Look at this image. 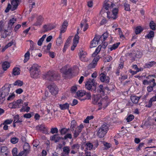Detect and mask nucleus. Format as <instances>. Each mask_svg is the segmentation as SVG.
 <instances>
[{"mask_svg": "<svg viewBox=\"0 0 156 156\" xmlns=\"http://www.w3.org/2000/svg\"><path fill=\"white\" fill-rule=\"evenodd\" d=\"M143 29L141 26H139L137 27L135 31V33L136 34H137L140 33L143 30Z\"/></svg>", "mask_w": 156, "mask_h": 156, "instance_id": "37", "label": "nucleus"}, {"mask_svg": "<svg viewBox=\"0 0 156 156\" xmlns=\"http://www.w3.org/2000/svg\"><path fill=\"white\" fill-rule=\"evenodd\" d=\"M154 86L152 85V86H149L147 87V90L148 92H151L153 90V87Z\"/></svg>", "mask_w": 156, "mask_h": 156, "instance_id": "64", "label": "nucleus"}, {"mask_svg": "<svg viewBox=\"0 0 156 156\" xmlns=\"http://www.w3.org/2000/svg\"><path fill=\"white\" fill-rule=\"evenodd\" d=\"M134 118V116L132 115H129L127 118V122H129L132 120Z\"/></svg>", "mask_w": 156, "mask_h": 156, "instance_id": "54", "label": "nucleus"}, {"mask_svg": "<svg viewBox=\"0 0 156 156\" xmlns=\"http://www.w3.org/2000/svg\"><path fill=\"white\" fill-rule=\"evenodd\" d=\"M154 33L152 31H151L149 33L147 34V37L148 38H151L154 36Z\"/></svg>", "mask_w": 156, "mask_h": 156, "instance_id": "52", "label": "nucleus"}, {"mask_svg": "<svg viewBox=\"0 0 156 156\" xmlns=\"http://www.w3.org/2000/svg\"><path fill=\"white\" fill-rule=\"evenodd\" d=\"M79 28H78L77 31V33L75 36L74 37L73 40V46L71 48V50H73L74 48L76 46L77 44L78 43L79 40L80 38L79 36L78 35L79 34Z\"/></svg>", "mask_w": 156, "mask_h": 156, "instance_id": "11", "label": "nucleus"}, {"mask_svg": "<svg viewBox=\"0 0 156 156\" xmlns=\"http://www.w3.org/2000/svg\"><path fill=\"white\" fill-rule=\"evenodd\" d=\"M21 122L22 121L19 120V115H16L14 117V123Z\"/></svg>", "mask_w": 156, "mask_h": 156, "instance_id": "42", "label": "nucleus"}, {"mask_svg": "<svg viewBox=\"0 0 156 156\" xmlns=\"http://www.w3.org/2000/svg\"><path fill=\"white\" fill-rule=\"evenodd\" d=\"M17 149L15 147L13 149L12 152L13 156H18V155H17Z\"/></svg>", "mask_w": 156, "mask_h": 156, "instance_id": "55", "label": "nucleus"}, {"mask_svg": "<svg viewBox=\"0 0 156 156\" xmlns=\"http://www.w3.org/2000/svg\"><path fill=\"white\" fill-rule=\"evenodd\" d=\"M16 19L14 18H12L11 19L8 23L9 26H12L16 21Z\"/></svg>", "mask_w": 156, "mask_h": 156, "instance_id": "40", "label": "nucleus"}, {"mask_svg": "<svg viewBox=\"0 0 156 156\" xmlns=\"http://www.w3.org/2000/svg\"><path fill=\"white\" fill-rule=\"evenodd\" d=\"M93 145L90 143H87L86 144V148L87 150H90L92 148Z\"/></svg>", "mask_w": 156, "mask_h": 156, "instance_id": "44", "label": "nucleus"}, {"mask_svg": "<svg viewBox=\"0 0 156 156\" xmlns=\"http://www.w3.org/2000/svg\"><path fill=\"white\" fill-rule=\"evenodd\" d=\"M115 6V4L111 3L110 4L108 3H106L104 5V8L106 10H111Z\"/></svg>", "mask_w": 156, "mask_h": 156, "instance_id": "26", "label": "nucleus"}, {"mask_svg": "<svg viewBox=\"0 0 156 156\" xmlns=\"http://www.w3.org/2000/svg\"><path fill=\"white\" fill-rule=\"evenodd\" d=\"M93 118L94 116L93 115L88 116L86 119L84 120L83 122L85 123H89V120L93 119Z\"/></svg>", "mask_w": 156, "mask_h": 156, "instance_id": "49", "label": "nucleus"}, {"mask_svg": "<svg viewBox=\"0 0 156 156\" xmlns=\"http://www.w3.org/2000/svg\"><path fill=\"white\" fill-rule=\"evenodd\" d=\"M63 43L62 39H57L56 41V44L57 46H59Z\"/></svg>", "mask_w": 156, "mask_h": 156, "instance_id": "58", "label": "nucleus"}, {"mask_svg": "<svg viewBox=\"0 0 156 156\" xmlns=\"http://www.w3.org/2000/svg\"><path fill=\"white\" fill-rule=\"evenodd\" d=\"M101 48V46L100 45H99L95 50V51L92 54V56L93 57L96 56L100 51Z\"/></svg>", "mask_w": 156, "mask_h": 156, "instance_id": "31", "label": "nucleus"}, {"mask_svg": "<svg viewBox=\"0 0 156 156\" xmlns=\"http://www.w3.org/2000/svg\"><path fill=\"white\" fill-rule=\"evenodd\" d=\"M61 139H63V138L56 134L50 137V140L54 141L56 143L59 142Z\"/></svg>", "mask_w": 156, "mask_h": 156, "instance_id": "20", "label": "nucleus"}, {"mask_svg": "<svg viewBox=\"0 0 156 156\" xmlns=\"http://www.w3.org/2000/svg\"><path fill=\"white\" fill-rule=\"evenodd\" d=\"M87 20L86 19H84L82 21L80 24L81 28H82L83 27H84L83 30L84 31H85L88 27V25L87 23Z\"/></svg>", "mask_w": 156, "mask_h": 156, "instance_id": "23", "label": "nucleus"}, {"mask_svg": "<svg viewBox=\"0 0 156 156\" xmlns=\"http://www.w3.org/2000/svg\"><path fill=\"white\" fill-rule=\"evenodd\" d=\"M140 99V97L136 96H132L131 97V101L134 104H136L138 102V101Z\"/></svg>", "mask_w": 156, "mask_h": 156, "instance_id": "28", "label": "nucleus"}, {"mask_svg": "<svg viewBox=\"0 0 156 156\" xmlns=\"http://www.w3.org/2000/svg\"><path fill=\"white\" fill-rule=\"evenodd\" d=\"M109 126L106 124H103L98 130L97 135L100 138L104 137L106 133Z\"/></svg>", "mask_w": 156, "mask_h": 156, "instance_id": "6", "label": "nucleus"}, {"mask_svg": "<svg viewBox=\"0 0 156 156\" xmlns=\"http://www.w3.org/2000/svg\"><path fill=\"white\" fill-rule=\"evenodd\" d=\"M79 55L81 61H86L87 60L86 58L87 57V53L85 51L83 50L80 51L79 53Z\"/></svg>", "mask_w": 156, "mask_h": 156, "instance_id": "16", "label": "nucleus"}, {"mask_svg": "<svg viewBox=\"0 0 156 156\" xmlns=\"http://www.w3.org/2000/svg\"><path fill=\"white\" fill-rule=\"evenodd\" d=\"M99 58H100L98 56H97L96 57H95L94 59L92 62L88 65L87 67V69H90L94 68L96 66L97 62L99 60Z\"/></svg>", "mask_w": 156, "mask_h": 156, "instance_id": "14", "label": "nucleus"}, {"mask_svg": "<svg viewBox=\"0 0 156 156\" xmlns=\"http://www.w3.org/2000/svg\"><path fill=\"white\" fill-rule=\"evenodd\" d=\"M23 149L24 150H26V151L28 152L30 151V147L29 144L27 143H25L23 145Z\"/></svg>", "mask_w": 156, "mask_h": 156, "instance_id": "33", "label": "nucleus"}, {"mask_svg": "<svg viewBox=\"0 0 156 156\" xmlns=\"http://www.w3.org/2000/svg\"><path fill=\"white\" fill-rule=\"evenodd\" d=\"M19 139L16 137H13L11 139L10 141L13 144H15L18 142Z\"/></svg>", "mask_w": 156, "mask_h": 156, "instance_id": "46", "label": "nucleus"}, {"mask_svg": "<svg viewBox=\"0 0 156 156\" xmlns=\"http://www.w3.org/2000/svg\"><path fill=\"white\" fill-rule=\"evenodd\" d=\"M66 27H64L62 25V27L60 30V34H62L64 33L66 31Z\"/></svg>", "mask_w": 156, "mask_h": 156, "instance_id": "63", "label": "nucleus"}, {"mask_svg": "<svg viewBox=\"0 0 156 156\" xmlns=\"http://www.w3.org/2000/svg\"><path fill=\"white\" fill-rule=\"evenodd\" d=\"M118 12L117 9L115 8L112 9V12L111 13L109 11L107 12V17L108 19L112 20H115L117 17V14Z\"/></svg>", "mask_w": 156, "mask_h": 156, "instance_id": "8", "label": "nucleus"}, {"mask_svg": "<svg viewBox=\"0 0 156 156\" xmlns=\"http://www.w3.org/2000/svg\"><path fill=\"white\" fill-rule=\"evenodd\" d=\"M125 9L127 11H129L130 9L129 5V4L125 3L124 4Z\"/></svg>", "mask_w": 156, "mask_h": 156, "instance_id": "59", "label": "nucleus"}, {"mask_svg": "<svg viewBox=\"0 0 156 156\" xmlns=\"http://www.w3.org/2000/svg\"><path fill=\"white\" fill-rule=\"evenodd\" d=\"M19 1L18 0H13L11 2V10L14 11L17 9Z\"/></svg>", "mask_w": 156, "mask_h": 156, "instance_id": "18", "label": "nucleus"}, {"mask_svg": "<svg viewBox=\"0 0 156 156\" xmlns=\"http://www.w3.org/2000/svg\"><path fill=\"white\" fill-rule=\"evenodd\" d=\"M77 126V124L76 122L74 120L71 121V123L70 128L72 129V130L73 131L74 130V128Z\"/></svg>", "mask_w": 156, "mask_h": 156, "instance_id": "35", "label": "nucleus"}, {"mask_svg": "<svg viewBox=\"0 0 156 156\" xmlns=\"http://www.w3.org/2000/svg\"><path fill=\"white\" fill-rule=\"evenodd\" d=\"M69 104L66 103L63 104H59V107L60 109L62 110H64L65 109H69Z\"/></svg>", "mask_w": 156, "mask_h": 156, "instance_id": "24", "label": "nucleus"}, {"mask_svg": "<svg viewBox=\"0 0 156 156\" xmlns=\"http://www.w3.org/2000/svg\"><path fill=\"white\" fill-rule=\"evenodd\" d=\"M20 70L18 68H15L13 69L12 73L14 76L19 75L20 74Z\"/></svg>", "mask_w": 156, "mask_h": 156, "instance_id": "34", "label": "nucleus"}, {"mask_svg": "<svg viewBox=\"0 0 156 156\" xmlns=\"http://www.w3.org/2000/svg\"><path fill=\"white\" fill-rule=\"evenodd\" d=\"M50 132L52 134L57 133L58 132V129L57 128H52L51 129Z\"/></svg>", "mask_w": 156, "mask_h": 156, "instance_id": "56", "label": "nucleus"}, {"mask_svg": "<svg viewBox=\"0 0 156 156\" xmlns=\"http://www.w3.org/2000/svg\"><path fill=\"white\" fill-rule=\"evenodd\" d=\"M30 76L31 78L36 79L39 77V67L37 64H34L29 69Z\"/></svg>", "mask_w": 156, "mask_h": 156, "instance_id": "3", "label": "nucleus"}, {"mask_svg": "<svg viewBox=\"0 0 156 156\" xmlns=\"http://www.w3.org/2000/svg\"><path fill=\"white\" fill-rule=\"evenodd\" d=\"M118 30V32L120 36V37L121 38H124L125 37L124 35L122 34V32L120 28H116L115 29V30Z\"/></svg>", "mask_w": 156, "mask_h": 156, "instance_id": "45", "label": "nucleus"}, {"mask_svg": "<svg viewBox=\"0 0 156 156\" xmlns=\"http://www.w3.org/2000/svg\"><path fill=\"white\" fill-rule=\"evenodd\" d=\"M48 88L50 92L52 95H55L58 94V88L55 84L53 83L49 85Z\"/></svg>", "mask_w": 156, "mask_h": 156, "instance_id": "9", "label": "nucleus"}, {"mask_svg": "<svg viewBox=\"0 0 156 156\" xmlns=\"http://www.w3.org/2000/svg\"><path fill=\"white\" fill-rule=\"evenodd\" d=\"M76 94L78 97L81 98L86 94V92L84 90H78Z\"/></svg>", "mask_w": 156, "mask_h": 156, "instance_id": "27", "label": "nucleus"}, {"mask_svg": "<svg viewBox=\"0 0 156 156\" xmlns=\"http://www.w3.org/2000/svg\"><path fill=\"white\" fill-rule=\"evenodd\" d=\"M36 129L38 130L42 131L44 133L47 134L48 133L47 129L44 125H39L37 126Z\"/></svg>", "mask_w": 156, "mask_h": 156, "instance_id": "17", "label": "nucleus"}, {"mask_svg": "<svg viewBox=\"0 0 156 156\" xmlns=\"http://www.w3.org/2000/svg\"><path fill=\"white\" fill-rule=\"evenodd\" d=\"M12 121H13L11 119H7V120H5L4 121V122L2 124H2H6V125L10 124L12 122Z\"/></svg>", "mask_w": 156, "mask_h": 156, "instance_id": "53", "label": "nucleus"}, {"mask_svg": "<svg viewBox=\"0 0 156 156\" xmlns=\"http://www.w3.org/2000/svg\"><path fill=\"white\" fill-rule=\"evenodd\" d=\"M108 33L107 32H105L102 35V36L100 37V39H101V40H102V39L103 38V39L102 40V42H103V41H104L108 37Z\"/></svg>", "mask_w": 156, "mask_h": 156, "instance_id": "38", "label": "nucleus"}, {"mask_svg": "<svg viewBox=\"0 0 156 156\" xmlns=\"http://www.w3.org/2000/svg\"><path fill=\"white\" fill-rule=\"evenodd\" d=\"M15 97V95L13 93H10L7 98V100L11 101L13 100Z\"/></svg>", "mask_w": 156, "mask_h": 156, "instance_id": "39", "label": "nucleus"}, {"mask_svg": "<svg viewBox=\"0 0 156 156\" xmlns=\"http://www.w3.org/2000/svg\"><path fill=\"white\" fill-rule=\"evenodd\" d=\"M46 36V35L44 34L43 36L42 37L39 39L37 42V44L39 46H41L42 45V42Z\"/></svg>", "mask_w": 156, "mask_h": 156, "instance_id": "32", "label": "nucleus"}, {"mask_svg": "<svg viewBox=\"0 0 156 156\" xmlns=\"http://www.w3.org/2000/svg\"><path fill=\"white\" fill-rule=\"evenodd\" d=\"M64 138L66 140L68 138L71 139L72 138V135L71 133H67L64 136Z\"/></svg>", "mask_w": 156, "mask_h": 156, "instance_id": "62", "label": "nucleus"}, {"mask_svg": "<svg viewBox=\"0 0 156 156\" xmlns=\"http://www.w3.org/2000/svg\"><path fill=\"white\" fill-rule=\"evenodd\" d=\"M26 150H23V151L20 152L19 154H18V156H22L23 155H24V156H26L27 154L29 153V152L28 151V152L27 153V152L26 151Z\"/></svg>", "mask_w": 156, "mask_h": 156, "instance_id": "50", "label": "nucleus"}, {"mask_svg": "<svg viewBox=\"0 0 156 156\" xmlns=\"http://www.w3.org/2000/svg\"><path fill=\"white\" fill-rule=\"evenodd\" d=\"M70 151V147L66 146L63 148V152L69 154Z\"/></svg>", "mask_w": 156, "mask_h": 156, "instance_id": "36", "label": "nucleus"}, {"mask_svg": "<svg viewBox=\"0 0 156 156\" xmlns=\"http://www.w3.org/2000/svg\"><path fill=\"white\" fill-rule=\"evenodd\" d=\"M60 77L59 74L54 71H49L45 75V78L47 80L51 81L58 79Z\"/></svg>", "mask_w": 156, "mask_h": 156, "instance_id": "5", "label": "nucleus"}, {"mask_svg": "<svg viewBox=\"0 0 156 156\" xmlns=\"http://www.w3.org/2000/svg\"><path fill=\"white\" fill-rule=\"evenodd\" d=\"M77 89V87L76 86H73L71 88V91L72 93H75Z\"/></svg>", "mask_w": 156, "mask_h": 156, "instance_id": "60", "label": "nucleus"}, {"mask_svg": "<svg viewBox=\"0 0 156 156\" xmlns=\"http://www.w3.org/2000/svg\"><path fill=\"white\" fill-rule=\"evenodd\" d=\"M100 80L102 82H104L106 80V75L103 73L100 75Z\"/></svg>", "mask_w": 156, "mask_h": 156, "instance_id": "41", "label": "nucleus"}, {"mask_svg": "<svg viewBox=\"0 0 156 156\" xmlns=\"http://www.w3.org/2000/svg\"><path fill=\"white\" fill-rule=\"evenodd\" d=\"M156 64V62L154 61L149 62L146 63L144 66V67L145 68H150L155 65Z\"/></svg>", "mask_w": 156, "mask_h": 156, "instance_id": "25", "label": "nucleus"}, {"mask_svg": "<svg viewBox=\"0 0 156 156\" xmlns=\"http://www.w3.org/2000/svg\"><path fill=\"white\" fill-rule=\"evenodd\" d=\"M97 92L98 94L104 96V88L103 85L101 84L98 86L97 89Z\"/></svg>", "mask_w": 156, "mask_h": 156, "instance_id": "22", "label": "nucleus"}, {"mask_svg": "<svg viewBox=\"0 0 156 156\" xmlns=\"http://www.w3.org/2000/svg\"><path fill=\"white\" fill-rule=\"evenodd\" d=\"M96 85L97 83L95 82L94 79H89L86 82L85 86L86 88L88 90L94 91L96 89Z\"/></svg>", "mask_w": 156, "mask_h": 156, "instance_id": "4", "label": "nucleus"}, {"mask_svg": "<svg viewBox=\"0 0 156 156\" xmlns=\"http://www.w3.org/2000/svg\"><path fill=\"white\" fill-rule=\"evenodd\" d=\"M83 128L84 126L82 124H81L78 126L74 133V136L75 138H76L78 136Z\"/></svg>", "mask_w": 156, "mask_h": 156, "instance_id": "15", "label": "nucleus"}, {"mask_svg": "<svg viewBox=\"0 0 156 156\" xmlns=\"http://www.w3.org/2000/svg\"><path fill=\"white\" fill-rule=\"evenodd\" d=\"M51 43H49L47 46H44L43 48V50L44 49V50H45V48H46V49L48 51H49L51 48Z\"/></svg>", "mask_w": 156, "mask_h": 156, "instance_id": "57", "label": "nucleus"}, {"mask_svg": "<svg viewBox=\"0 0 156 156\" xmlns=\"http://www.w3.org/2000/svg\"><path fill=\"white\" fill-rule=\"evenodd\" d=\"M36 19V21L33 25L35 26L40 27L44 21V18L42 15H37Z\"/></svg>", "mask_w": 156, "mask_h": 156, "instance_id": "10", "label": "nucleus"}, {"mask_svg": "<svg viewBox=\"0 0 156 156\" xmlns=\"http://www.w3.org/2000/svg\"><path fill=\"white\" fill-rule=\"evenodd\" d=\"M23 82L22 81L18 80L16 81L13 84V85L15 86H21L23 85Z\"/></svg>", "mask_w": 156, "mask_h": 156, "instance_id": "51", "label": "nucleus"}, {"mask_svg": "<svg viewBox=\"0 0 156 156\" xmlns=\"http://www.w3.org/2000/svg\"><path fill=\"white\" fill-rule=\"evenodd\" d=\"M142 53L139 51H137L136 52V54L135 55V57L137 58H140L142 56Z\"/></svg>", "mask_w": 156, "mask_h": 156, "instance_id": "61", "label": "nucleus"}, {"mask_svg": "<svg viewBox=\"0 0 156 156\" xmlns=\"http://www.w3.org/2000/svg\"><path fill=\"white\" fill-rule=\"evenodd\" d=\"M54 106L53 104H51V103H48L47 106V110L48 113L50 114V117H49L50 119L53 116V112H55V111L54 109H52Z\"/></svg>", "mask_w": 156, "mask_h": 156, "instance_id": "12", "label": "nucleus"}, {"mask_svg": "<svg viewBox=\"0 0 156 156\" xmlns=\"http://www.w3.org/2000/svg\"><path fill=\"white\" fill-rule=\"evenodd\" d=\"M10 66V65L9 62H4L2 64V68L5 71Z\"/></svg>", "mask_w": 156, "mask_h": 156, "instance_id": "30", "label": "nucleus"}, {"mask_svg": "<svg viewBox=\"0 0 156 156\" xmlns=\"http://www.w3.org/2000/svg\"><path fill=\"white\" fill-rule=\"evenodd\" d=\"M69 130V129H66L65 128H63L61 129L60 130V132L61 135H64L67 133Z\"/></svg>", "mask_w": 156, "mask_h": 156, "instance_id": "48", "label": "nucleus"}, {"mask_svg": "<svg viewBox=\"0 0 156 156\" xmlns=\"http://www.w3.org/2000/svg\"><path fill=\"white\" fill-rule=\"evenodd\" d=\"M24 59L23 60L24 63H26L30 59V53L29 51H27V52L24 55Z\"/></svg>", "mask_w": 156, "mask_h": 156, "instance_id": "29", "label": "nucleus"}, {"mask_svg": "<svg viewBox=\"0 0 156 156\" xmlns=\"http://www.w3.org/2000/svg\"><path fill=\"white\" fill-rule=\"evenodd\" d=\"M72 69L68 65L63 67L60 69V72L62 73L63 76L66 78L72 73Z\"/></svg>", "mask_w": 156, "mask_h": 156, "instance_id": "7", "label": "nucleus"}, {"mask_svg": "<svg viewBox=\"0 0 156 156\" xmlns=\"http://www.w3.org/2000/svg\"><path fill=\"white\" fill-rule=\"evenodd\" d=\"M150 28L152 30H155L156 28V24L153 21H151L150 23Z\"/></svg>", "mask_w": 156, "mask_h": 156, "instance_id": "43", "label": "nucleus"}, {"mask_svg": "<svg viewBox=\"0 0 156 156\" xmlns=\"http://www.w3.org/2000/svg\"><path fill=\"white\" fill-rule=\"evenodd\" d=\"M120 44V42H118L114 44L112 46H108V52H110L116 49Z\"/></svg>", "mask_w": 156, "mask_h": 156, "instance_id": "21", "label": "nucleus"}, {"mask_svg": "<svg viewBox=\"0 0 156 156\" xmlns=\"http://www.w3.org/2000/svg\"><path fill=\"white\" fill-rule=\"evenodd\" d=\"M80 147V145L78 144H76L71 146V148L72 149L77 150L79 149Z\"/></svg>", "mask_w": 156, "mask_h": 156, "instance_id": "47", "label": "nucleus"}, {"mask_svg": "<svg viewBox=\"0 0 156 156\" xmlns=\"http://www.w3.org/2000/svg\"><path fill=\"white\" fill-rule=\"evenodd\" d=\"M108 99L107 96H104L99 94L94 95L93 97L92 103L98 106V110L104 109L108 105Z\"/></svg>", "mask_w": 156, "mask_h": 156, "instance_id": "1", "label": "nucleus"}, {"mask_svg": "<svg viewBox=\"0 0 156 156\" xmlns=\"http://www.w3.org/2000/svg\"><path fill=\"white\" fill-rule=\"evenodd\" d=\"M23 101L21 99H19L16 101H13V104H14V108H19L21 106V104L23 103Z\"/></svg>", "mask_w": 156, "mask_h": 156, "instance_id": "19", "label": "nucleus"}, {"mask_svg": "<svg viewBox=\"0 0 156 156\" xmlns=\"http://www.w3.org/2000/svg\"><path fill=\"white\" fill-rule=\"evenodd\" d=\"M100 39V36L99 35H95L94 38L92 41L90 47V48L97 46Z\"/></svg>", "mask_w": 156, "mask_h": 156, "instance_id": "13", "label": "nucleus"}, {"mask_svg": "<svg viewBox=\"0 0 156 156\" xmlns=\"http://www.w3.org/2000/svg\"><path fill=\"white\" fill-rule=\"evenodd\" d=\"M10 85L5 84L0 90V104H2L5 100V98L9 95L10 91Z\"/></svg>", "mask_w": 156, "mask_h": 156, "instance_id": "2", "label": "nucleus"}]
</instances>
